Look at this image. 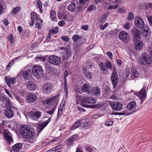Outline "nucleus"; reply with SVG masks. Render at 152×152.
<instances>
[{
	"mask_svg": "<svg viewBox=\"0 0 152 152\" xmlns=\"http://www.w3.org/2000/svg\"><path fill=\"white\" fill-rule=\"evenodd\" d=\"M80 98L79 99L81 100L82 106L83 107L88 108H93V105H89V104H94L96 102V99L95 98L88 96L82 98L80 96H78Z\"/></svg>",
	"mask_w": 152,
	"mask_h": 152,
	"instance_id": "obj_1",
	"label": "nucleus"
},
{
	"mask_svg": "<svg viewBox=\"0 0 152 152\" xmlns=\"http://www.w3.org/2000/svg\"><path fill=\"white\" fill-rule=\"evenodd\" d=\"M20 132L22 136L24 138H31L34 134L33 129L27 127L26 125L20 126Z\"/></svg>",
	"mask_w": 152,
	"mask_h": 152,
	"instance_id": "obj_2",
	"label": "nucleus"
},
{
	"mask_svg": "<svg viewBox=\"0 0 152 152\" xmlns=\"http://www.w3.org/2000/svg\"><path fill=\"white\" fill-rule=\"evenodd\" d=\"M33 74L37 78H39L43 76V71L42 67L38 65H35L32 68Z\"/></svg>",
	"mask_w": 152,
	"mask_h": 152,
	"instance_id": "obj_3",
	"label": "nucleus"
},
{
	"mask_svg": "<svg viewBox=\"0 0 152 152\" xmlns=\"http://www.w3.org/2000/svg\"><path fill=\"white\" fill-rule=\"evenodd\" d=\"M48 61L50 64L56 66L59 65L61 64L60 58L54 55L49 56Z\"/></svg>",
	"mask_w": 152,
	"mask_h": 152,
	"instance_id": "obj_4",
	"label": "nucleus"
},
{
	"mask_svg": "<svg viewBox=\"0 0 152 152\" xmlns=\"http://www.w3.org/2000/svg\"><path fill=\"white\" fill-rule=\"evenodd\" d=\"M86 68L84 69L83 71L86 78L88 79H91L92 77V73L90 71L92 70L91 68L92 65L91 64H89L88 63H86Z\"/></svg>",
	"mask_w": 152,
	"mask_h": 152,
	"instance_id": "obj_5",
	"label": "nucleus"
},
{
	"mask_svg": "<svg viewBox=\"0 0 152 152\" xmlns=\"http://www.w3.org/2000/svg\"><path fill=\"white\" fill-rule=\"evenodd\" d=\"M0 101L1 102L2 107L4 108L10 107L11 105V101L6 96H3L1 97Z\"/></svg>",
	"mask_w": 152,
	"mask_h": 152,
	"instance_id": "obj_6",
	"label": "nucleus"
},
{
	"mask_svg": "<svg viewBox=\"0 0 152 152\" xmlns=\"http://www.w3.org/2000/svg\"><path fill=\"white\" fill-rule=\"evenodd\" d=\"M134 23L135 26L138 28L142 29L145 26L144 21L140 17L137 16L134 18Z\"/></svg>",
	"mask_w": 152,
	"mask_h": 152,
	"instance_id": "obj_7",
	"label": "nucleus"
},
{
	"mask_svg": "<svg viewBox=\"0 0 152 152\" xmlns=\"http://www.w3.org/2000/svg\"><path fill=\"white\" fill-rule=\"evenodd\" d=\"M108 102L111 105L112 109L114 110L118 111L122 108V104L119 102L108 101Z\"/></svg>",
	"mask_w": 152,
	"mask_h": 152,
	"instance_id": "obj_8",
	"label": "nucleus"
},
{
	"mask_svg": "<svg viewBox=\"0 0 152 152\" xmlns=\"http://www.w3.org/2000/svg\"><path fill=\"white\" fill-rule=\"evenodd\" d=\"M99 67L100 70L102 71H106L108 69H111L112 66L110 62L107 61L106 63L101 62L99 65Z\"/></svg>",
	"mask_w": 152,
	"mask_h": 152,
	"instance_id": "obj_9",
	"label": "nucleus"
},
{
	"mask_svg": "<svg viewBox=\"0 0 152 152\" xmlns=\"http://www.w3.org/2000/svg\"><path fill=\"white\" fill-rule=\"evenodd\" d=\"M119 39L124 43H127L130 40L129 37L127 33L125 31H122L119 34Z\"/></svg>",
	"mask_w": 152,
	"mask_h": 152,
	"instance_id": "obj_10",
	"label": "nucleus"
},
{
	"mask_svg": "<svg viewBox=\"0 0 152 152\" xmlns=\"http://www.w3.org/2000/svg\"><path fill=\"white\" fill-rule=\"evenodd\" d=\"M53 86L51 83H44L42 87V91L44 93L48 94L51 92Z\"/></svg>",
	"mask_w": 152,
	"mask_h": 152,
	"instance_id": "obj_11",
	"label": "nucleus"
},
{
	"mask_svg": "<svg viewBox=\"0 0 152 152\" xmlns=\"http://www.w3.org/2000/svg\"><path fill=\"white\" fill-rule=\"evenodd\" d=\"M111 79L114 88H115L117 87L118 81V75L115 70H114L111 76Z\"/></svg>",
	"mask_w": 152,
	"mask_h": 152,
	"instance_id": "obj_12",
	"label": "nucleus"
},
{
	"mask_svg": "<svg viewBox=\"0 0 152 152\" xmlns=\"http://www.w3.org/2000/svg\"><path fill=\"white\" fill-rule=\"evenodd\" d=\"M21 73L25 79L29 80L31 76L32 72L30 69H23L21 70Z\"/></svg>",
	"mask_w": 152,
	"mask_h": 152,
	"instance_id": "obj_13",
	"label": "nucleus"
},
{
	"mask_svg": "<svg viewBox=\"0 0 152 152\" xmlns=\"http://www.w3.org/2000/svg\"><path fill=\"white\" fill-rule=\"evenodd\" d=\"M37 98V95L33 92L28 93L26 96V100L30 103H32L35 102Z\"/></svg>",
	"mask_w": 152,
	"mask_h": 152,
	"instance_id": "obj_14",
	"label": "nucleus"
},
{
	"mask_svg": "<svg viewBox=\"0 0 152 152\" xmlns=\"http://www.w3.org/2000/svg\"><path fill=\"white\" fill-rule=\"evenodd\" d=\"M131 34L133 36V38L134 41H136L139 39L140 33L138 30L135 28L131 30Z\"/></svg>",
	"mask_w": 152,
	"mask_h": 152,
	"instance_id": "obj_15",
	"label": "nucleus"
},
{
	"mask_svg": "<svg viewBox=\"0 0 152 152\" xmlns=\"http://www.w3.org/2000/svg\"><path fill=\"white\" fill-rule=\"evenodd\" d=\"M31 21H29V23L31 26H33L34 24V21L39 20V16L37 15L35 12H32L30 13Z\"/></svg>",
	"mask_w": 152,
	"mask_h": 152,
	"instance_id": "obj_16",
	"label": "nucleus"
},
{
	"mask_svg": "<svg viewBox=\"0 0 152 152\" xmlns=\"http://www.w3.org/2000/svg\"><path fill=\"white\" fill-rule=\"evenodd\" d=\"M61 50L64 49V52L63 55V58L64 59L66 60L70 56H71V51L68 48L66 47L65 48L61 47Z\"/></svg>",
	"mask_w": 152,
	"mask_h": 152,
	"instance_id": "obj_17",
	"label": "nucleus"
},
{
	"mask_svg": "<svg viewBox=\"0 0 152 152\" xmlns=\"http://www.w3.org/2000/svg\"><path fill=\"white\" fill-rule=\"evenodd\" d=\"M151 31L150 29L148 28H146L143 30L142 35L147 42L149 41V36L150 35Z\"/></svg>",
	"mask_w": 152,
	"mask_h": 152,
	"instance_id": "obj_18",
	"label": "nucleus"
},
{
	"mask_svg": "<svg viewBox=\"0 0 152 152\" xmlns=\"http://www.w3.org/2000/svg\"><path fill=\"white\" fill-rule=\"evenodd\" d=\"M41 113L38 111L32 112L31 114V117L32 119L37 121L41 116Z\"/></svg>",
	"mask_w": 152,
	"mask_h": 152,
	"instance_id": "obj_19",
	"label": "nucleus"
},
{
	"mask_svg": "<svg viewBox=\"0 0 152 152\" xmlns=\"http://www.w3.org/2000/svg\"><path fill=\"white\" fill-rule=\"evenodd\" d=\"M5 116L8 118H12L14 115V113L12 110L9 108H6L4 112Z\"/></svg>",
	"mask_w": 152,
	"mask_h": 152,
	"instance_id": "obj_20",
	"label": "nucleus"
},
{
	"mask_svg": "<svg viewBox=\"0 0 152 152\" xmlns=\"http://www.w3.org/2000/svg\"><path fill=\"white\" fill-rule=\"evenodd\" d=\"M26 86L28 90L33 91L35 90L37 88L35 83L32 81H28L26 84Z\"/></svg>",
	"mask_w": 152,
	"mask_h": 152,
	"instance_id": "obj_21",
	"label": "nucleus"
},
{
	"mask_svg": "<svg viewBox=\"0 0 152 152\" xmlns=\"http://www.w3.org/2000/svg\"><path fill=\"white\" fill-rule=\"evenodd\" d=\"M5 80L8 86L10 87H11V84L13 85L15 83V78H11L9 76H6Z\"/></svg>",
	"mask_w": 152,
	"mask_h": 152,
	"instance_id": "obj_22",
	"label": "nucleus"
},
{
	"mask_svg": "<svg viewBox=\"0 0 152 152\" xmlns=\"http://www.w3.org/2000/svg\"><path fill=\"white\" fill-rule=\"evenodd\" d=\"M146 88L143 87L140 91L139 96L141 100H144L146 97Z\"/></svg>",
	"mask_w": 152,
	"mask_h": 152,
	"instance_id": "obj_23",
	"label": "nucleus"
},
{
	"mask_svg": "<svg viewBox=\"0 0 152 152\" xmlns=\"http://www.w3.org/2000/svg\"><path fill=\"white\" fill-rule=\"evenodd\" d=\"M67 9L72 12H75L78 11L79 8L74 3H71L67 7Z\"/></svg>",
	"mask_w": 152,
	"mask_h": 152,
	"instance_id": "obj_24",
	"label": "nucleus"
},
{
	"mask_svg": "<svg viewBox=\"0 0 152 152\" xmlns=\"http://www.w3.org/2000/svg\"><path fill=\"white\" fill-rule=\"evenodd\" d=\"M136 107V103L134 101H131L128 103L127 105V109L129 110L134 109Z\"/></svg>",
	"mask_w": 152,
	"mask_h": 152,
	"instance_id": "obj_25",
	"label": "nucleus"
},
{
	"mask_svg": "<svg viewBox=\"0 0 152 152\" xmlns=\"http://www.w3.org/2000/svg\"><path fill=\"white\" fill-rule=\"evenodd\" d=\"M77 135L74 134L72 136L68 139V142L67 145L69 146L71 145H73L74 141L77 140Z\"/></svg>",
	"mask_w": 152,
	"mask_h": 152,
	"instance_id": "obj_26",
	"label": "nucleus"
},
{
	"mask_svg": "<svg viewBox=\"0 0 152 152\" xmlns=\"http://www.w3.org/2000/svg\"><path fill=\"white\" fill-rule=\"evenodd\" d=\"M22 143H18L13 146L12 149L14 151L18 152L22 149Z\"/></svg>",
	"mask_w": 152,
	"mask_h": 152,
	"instance_id": "obj_27",
	"label": "nucleus"
},
{
	"mask_svg": "<svg viewBox=\"0 0 152 152\" xmlns=\"http://www.w3.org/2000/svg\"><path fill=\"white\" fill-rule=\"evenodd\" d=\"M90 86L89 84L85 83L83 84L82 87V91L84 92H86L89 94H90V91H89Z\"/></svg>",
	"mask_w": 152,
	"mask_h": 152,
	"instance_id": "obj_28",
	"label": "nucleus"
},
{
	"mask_svg": "<svg viewBox=\"0 0 152 152\" xmlns=\"http://www.w3.org/2000/svg\"><path fill=\"white\" fill-rule=\"evenodd\" d=\"M138 75V72L136 68L132 66L131 68V77L132 78H136Z\"/></svg>",
	"mask_w": 152,
	"mask_h": 152,
	"instance_id": "obj_29",
	"label": "nucleus"
},
{
	"mask_svg": "<svg viewBox=\"0 0 152 152\" xmlns=\"http://www.w3.org/2000/svg\"><path fill=\"white\" fill-rule=\"evenodd\" d=\"M135 42L134 44V48L137 50H140L142 48L143 45V42L141 40H137Z\"/></svg>",
	"mask_w": 152,
	"mask_h": 152,
	"instance_id": "obj_30",
	"label": "nucleus"
},
{
	"mask_svg": "<svg viewBox=\"0 0 152 152\" xmlns=\"http://www.w3.org/2000/svg\"><path fill=\"white\" fill-rule=\"evenodd\" d=\"M92 89L94 95L97 96L100 95L101 92L100 88L99 87L96 86L94 87Z\"/></svg>",
	"mask_w": 152,
	"mask_h": 152,
	"instance_id": "obj_31",
	"label": "nucleus"
},
{
	"mask_svg": "<svg viewBox=\"0 0 152 152\" xmlns=\"http://www.w3.org/2000/svg\"><path fill=\"white\" fill-rule=\"evenodd\" d=\"M144 62L146 64H150L152 63V58L148 57L147 58L145 56H142Z\"/></svg>",
	"mask_w": 152,
	"mask_h": 152,
	"instance_id": "obj_32",
	"label": "nucleus"
},
{
	"mask_svg": "<svg viewBox=\"0 0 152 152\" xmlns=\"http://www.w3.org/2000/svg\"><path fill=\"white\" fill-rule=\"evenodd\" d=\"M92 123L90 121H85L82 124L83 128L85 129H87L91 125Z\"/></svg>",
	"mask_w": 152,
	"mask_h": 152,
	"instance_id": "obj_33",
	"label": "nucleus"
},
{
	"mask_svg": "<svg viewBox=\"0 0 152 152\" xmlns=\"http://www.w3.org/2000/svg\"><path fill=\"white\" fill-rule=\"evenodd\" d=\"M89 0H79L80 5L83 6V8L86 7L88 4Z\"/></svg>",
	"mask_w": 152,
	"mask_h": 152,
	"instance_id": "obj_34",
	"label": "nucleus"
},
{
	"mask_svg": "<svg viewBox=\"0 0 152 152\" xmlns=\"http://www.w3.org/2000/svg\"><path fill=\"white\" fill-rule=\"evenodd\" d=\"M45 67L46 71L48 73H50L53 71V68L49 63L46 64Z\"/></svg>",
	"mask_w": 152,
	"mask_h": 152,
	"instance_id": "obj_35",
	"label": "nucleus"
},
{
	"mask_svg": "<svg viewBox=\"0 0 152 152\" xmlns=\"http://www.w3.org/2000/svg\"><path fill=\"white\" fill-rule=\"evenodd\" d=\"M107 15L106 13L102 15L99 20V23H104L107 20Z\"/></svg>",
	"mask_w": 152,
	"mask_h": 152,
	"instance_id": "obj_36",
	"label": "nucleus"
},
{
	"mask_svg": "<svg viewBox=\"0 0 152 152\" xmlns=\"http://www.w3.org/2000/svg\"><path fill=\"white\" fill-rule=\"evenodd\" d=\"M56 97V96H53L49 99H47L46 100V104H51L53 101H54V100Z\"/></svg>",
	"mask_w": 152,
	"mask_h": 152,
	"instance_id": "obj_37",
	"label": "nucleus"
},
{
	"mask_svg": "<svg viewBox=\"0 0 152 152\" xmlns=\"http://www.w3.org/2000/svg\"><path fill=\"white\" fill-rule=\"evenodd\" d=\"M56 13L54 10H51L50 13V18L51 20L53 21H56L57 19L56 17Z\"/></svg>",
	"mask_w": 152,
	"mask_h": 152,
	"instance_id": "obj_38",
	"label": "nucleus"
},
{
	"mask_svg": "<svg viewBox=\"0 0 152 152\" xmlns=\"http://www.w3.org/2000/svg\"><path fill=\"white\" fill-rule=\"evenodd\" d=\"M50 120V118H49L48 120H46L42 123L40 125V126L41 127L42 129H43L45 127Z\"/></svg>",
	"mask_w": 152,
	"mask_h": 152,
	"instance_id": "obj_39",
	"label": "nucleus"
},
{
	"mask_svg": "<svg viewBox=\"0 0 152 152\" xmlns=\"http://www.w3.org/2000/svg\"><path fill=\"white\" fill-rule=\"evenodd\" d=\"M62 109L61 108L60 106H59L58 109L57 117L56 120V121L58 120L59 119V118L61 117V116L62 115L63 113H62Z\"/></svg>",
	"mask_w": 152,
	"mask_h": 152,
	"instance_id": "obj_40",
	"label": "nucleus"
},
{
	"mask_svg": "<svg viewBox=\"0 0 152 152\" xmlns=\"http://www.w3.org/2000/svg\"><path fill=\"white\" fill-rule=\"evenodd\" d=\"M80 121L75 122L74 124L71 128V129L73 130L77 128L80 125Z\"/></svg>",
	"mask_w": 152,
	"mask_h": 152,
	"instance_id": "obj_41",
	"label": "nucleus"
},
{
	"mask_svg": "<svg viewBox=\"0 0 152 152\" xmlns=\"http://www.w3.org/2000/svg\"><path fill=\"white\" fill-rule=\"evenodd\" d=\"M20 9L21 7H20L18 6L14 8L12 11V13L14 15H16Z\"/></svg>",
	"mask_w": 152,
	"mask_h": 152,
	"instance_id": "obj_42",
	"label": "nucleus"
},
{
	"mask_svg": "<svg viewBox=\"0 0 152 152\" xmlns=\"http://www.w3.org/2000/svg\"><path fill=\"white\" fill-rule=\"evenodd\" d=\"M64 89L66 93V94H67L68 93V84L67 83L66 80V78H64Z\"/></svg>",
	"mask_w": 152,
	"mask_h": 152,
	"instance_id": "obj_43",
	"label": "nucleus"
},
{
	"mask_svg": "<svg viewBox=\"0 0 152 152\" xmlns=\"http://www.w3.org/2000/svg\"><path fill=\"white\" fill-rule=\"evenodd\" d=\"M134 18V15L133 13L131 12H129L128 16L127 17V20L129 21L132 20Z\"/></svg>",
	"mask_w": 152,
	"mask_h": 152,
	"instance_id": "obj_44",
	"label": "nucleus"
},
{
	"mask_svg": "<svg viewBox=\"0 0 152 152\" xmlns=\"http://www.w3.org/2000/svg\"><path fill=\"white\" fill-rule=\"evenodd\" d=\"M80 38H81V37L80 36L75 34L73 35L72 37V40L75 42H77Z\"/></svg>",
	"mask_w": 152,
	"mask_h": 152,
	"instance_id": "obj_45",
	"label": "nucleus"
},
{
	"mask_svg": "<svg viewBox=\"0 0 152 152\" xmlns=\"http://www.w3.org/2000/svg\"><path fill=\"white\" fill-rule=\"evenodd\" d=\"M115 115H129V114L126 113V111H123L122 112L120 113H115Z\"/></svg>",
	"mask_w": 152,
	"mask_h": 152,
	"instance_id": "obj_46",
	"label": "nucleus"
},
{
	"mask_svg": "<svg viewBox=\"0 0 152 152\" xmlns=\"http://www.w3.org/2000/svg\"><path fill=\"white\" fill-rule=\"evenodd\" d=\"M119 7V6L118 5H115L114 6L110 5L108 7V9L109 10H111L112 9H115L117 8L118 7Z\"/></svg>",
	"mask_w": 152,
	"mask_h": 152,
	"instance_id": "obj_47",
	"label": "nucleus"
},
{
	"mask_svg": "<svg viewBox=\"0 0 152 152\" xmlns=\"http://www.w3.org/2000/svg\"><path fill=\"white\" fill-rule=\"evenodd\" d=\"M125 10L122 7L119 8L117 11V13L120 14H122L125 13Z\"/></svg>",
	"mask_w": 152,
	"mask_h": 152,
	"instance_id": "obj_48",
	"label": "nucleus"
},
{
	"mask_svg": "<svg viewBox=\"0 0 152 152\" xmlns=\"http://www.w3.org/2000/svg\"><path fill=\"white\" fill-rule=\"evenodd\" d=\"M61 39L62 40L66 42H69V38L66 36H62Z\"/></svg>",
	"mask_w": 152,
	"mask_h": 152,
	"instance_id": "obj_49",
	"label": "nucleus"
},
{
	"mask_svg": "<svg viewBox=\"0 0 152 152\" xmlns=\"http://www.w3.org/2000/svg\"><path fill=\"white\" fill-rule=\"evenodd\" d=\"M58 31V29L57 28H55L52 31H50L49 33H52L53 34H56L57 33Z\"/></svg>",
	"mask_w": 152,
	"mask_h": 152,
	"instance_id": "obj_50",
	"label": "nucleus"
},
{
	"mask_svg": "<svg viewBox=\"0 0 152 152\" xmlns=\"http://www.w3.org/2000/svg\"><path fill=\"white\" fill-rule=\"evenodd\" d=\"M96 9V7L93 5L90 6L88 8V10L89 11H91L93 10H95Z\"/></svg>",
	"mask_w": 152,
	"mask_h": 152,
	"instance_id": "obj_51",
	"label": "nucleus"
},
{
	"mask_svg": "<svg viewBox=\"0 0 152 152\" xmlns=\"http://www.w3.org/2000/svg\"><path fill=\"white\" fill-rule=\"evenodd\" d=\"M113 123V121H107L105 122V124L107 126H112Z\"/></svg>",
	"mask_w": 152,
	"mask_h": 152,
	"instance_id": "obj_52",
	"label": "nucleus"
},
{
	"mask_svg": "<svg viewBox=\"0 0 152 152\" xmlns=\"http://www.w3.org/2000/svg\"><path fill=\"white\" fill-rule=\"evenodd\" d=\"M5 137L6 139L8 141H9L10 142H11L13 141V139H12V138L10 136L7 135H6Z\"/></svg>",
	"mask_w": 152,
	"mask_h": 152,
	"instance_id": "obj_53",
	"label": "nucleus"
},
{
	"mask_svg": "<svg viewBox=\"0 0 152 152\" xmlns=\"http://www.w3.org/2000/svg\"><path fill=\"white\" fill-rule=\"evenodd\" d=\"M107 55L111 60L113 59V55L110 51H108L107 53Z\"/></svg>",
	"mask_w": 152,
	"mask_h": 152,
	"instance_id": "obj_54",
	"label": "nucleus"
},
{
	"mask_svg": "<svg viewBox=\"0 0 152 152\" xmlns=\"http://www.w3.org/2000/svg\"><path fill=\"white\" fill-rule=\"evenodd\" d=\"M130 68L129 67H127L126 69V76L127 77L129 74L130 71H129Z\"/></svg>",
	"mask_w": 152,
	"mask_h": 152,
	"instance_id": "obj_55",
	"label": "nucleus"
},
{
	"mask_svg": "<svg viewBox=\"0 0 152 152\" xmlns=\"http://www.w3.org/2000/svg\"><path fill=\"white\" fill-rule=\"evenodd\" d=\"M108 25V23H106L104 25H101L100 26V29L102 30H104L105 28L107 27Z\"/></svg>",
	"mask_w": 152,
	"mask_h": 152,
	"instance_id": "obj_56",
	"label": "nucleus"
},
{
	"mask_svg": "<svg viewBox=\"0 0 152 152\" xmlns=\"http://www.w3.org/2000/svg\"><path fill=\"white\" fill-rule=\"evenodd\" d=\"M9 40L11 43H12L13 42V37L12 35V34H10L8 37Z\"/></svg>",
	"mask_w": 152,
	"mask_h": 152,
	"instance_id": "obj_57",
	"label": "nucleus"
},
{
	"mask_svg": "<svg viewBox=\"0 0 152 152\" xmlns=\"http://www.w3.org/2000/svg\"><path fill=\"white\" fill-rule=\"evenodd\" d=\"M55 110V109L53 108V109L51 110H50L48 111H47L46 112L50 114V115H52L53 113L54 112Z\"/></svg>",
	"mask_w": 152,
	"mask_h": 152,
	"instance_id": "obj_58",
	"label": "nucleus"
},
{
	"mask_svg": "<svg viewBox=\"0 0 152 152\" xmlns=\"http://www.w3.org/2000/svg\"><path fill=\"white\" fill-rule=\"evenodd\" d=\"M37 4L38 6V8L39 7H42V4L40 0H38L37 1Z\"/></svg>",
	"mask_w": 152,
	"mask_h": 152,
	"instance_id": "obj_59",
	"label": "nucleus"
},
{
	"mask_svg": "<svg viewBox=\"0 0 152 152\" xmlns=\"http://www.w3.org/2000/svg\"><path fill=\"white\" fill-rule=\"evenodd\" d=\"M130 27V25L129 23H126L124 25L125 28L127 30H129Z\"/></svg>",
	"mask_w": 152,
	"mask_h": 152,
	"instance_id": "obj_60",
	"label": "nucleus"
},
{
	"mask_svg": "<svg viewBox=\"0 0 152 152\" xmlns=\"http://www.w3.org/2000/svg\"><path fill=\"white\" fill-rule=\"evenodd\" d=\"M81 28L85 30H86L88 29V26L87 25H83L81 26Z\"/></svg>",
	"mask_w": 152,
	"mask_h": 152,
	"instance_id": "obj_61",
	"label": "nucleus"
},
{
	"mask_svg": "<svg viewBox=\"0 0 152 152\" xmlns=\"http://www.w3.org/2000/svg\"><path fill=\"white\" fill-rule=\"evenodd\" d=\"M58 24L60 26H62L65 24V22L63 21H60L58 22Z\"/></svg>",
	"mask_w": 152,
	"mask_h": 152,
	"instance_id": "obj_62",
	"label": "nucleus"
},
{
	"mask_svg": "<svg viewBox=\"0 0 152 152\" xmlns=\"http://www.w3.org/2000/svg\"><path fill=\"white\" fill-rule=\"evenodd\" d=\"M5 91L6 93L10 97L12 98V95L10 92V91L7 89H5Z\"/></svg>",
	"mask_w": 152,
	"mask_h": 152,
	"instance_id": "obj_63",
	"label": "nucleus"
},
{
	"mask_svg": "<svg viewBox=\"0 0 152 152\" xmlns=\"http://www.w3.org/2000/svg\"><path fill=\"white\" fill-rule=\"evenodd\" d=\"M35 26L36 28L40 29L41 28V26L40 23H37L35 24Z\"/></svg>",
	"mask_w": 152,
	"mask_h": 152,
	"instance_id": "obj_64",
	"label": "nucleus"
}]
</instances>
